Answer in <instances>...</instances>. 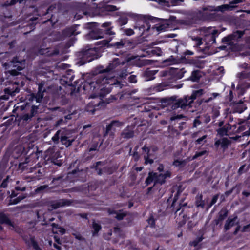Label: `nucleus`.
I'll return each mask as SVG.
<instances>
[{
	"mask_svg": "<svg viewBox=\"0 0 250 250\" xmlns=\"http://www.w3.org/2000/svg\"><path fill=\"white\" fill-rule=\"evenodd\" d=\"M204 93L203 89L194 90L191 96L187 95L179 99H176L175 97H171L163 99L162 102L165 105L170 107L172 110H176L178 108L185 109L187 106L191 107L194 100L202 96Z\"/></svg>",
	"mask_w": 250,
	"mask_h": 250,
	"instance_id": "1",
	"label": "nucleus"
},
{
	"mask_svg": "<svg viewBox=\"0 0 250 250\" xmlns=\"http://www.w3.org/2000/svg\"><path fill=\"white\" fill-rule=\"evenodd\" d=\"M39 105H32L30 106L29 104L17 107L18 110L24 111L22 114L19 116V119L26 123L29 122L33 117L35 116L38 113Z\"/></svg>",
	"mask_w": 250,
	"mask_h": 250,
	"instance_id": "2",
	"label": "nucleus"
},
{
	"mask_svg": "<svg viewBox=\"0 0 250 250\" xmlns=\"http://www.w3.org/2000/svg\"><path fill=\"white\" fill-rule=\"evenodd\" d=\"M107 80V79L105 77L100 75L96 81H91L89 83L91 89L93 88V90H95L96 91L100 89V91L98 93V94L101 98L104 97L106 94L110 92L108 88L105 87L101 88L102 85L106 82Z\"/></svg>",
	"mask_w": 250,
	"mask_h": 250,
	"instance_id": "3",
	"label": "nucleus"
},
{
	"mask_svg": "<svg viewBox=\"0 0 250 250\" xmlns=\"http://www.w3.org/2000/svg\"><path fill=\"white\" fill-rule=\"evenodd\" d=\"M199 30L204 37V40L208 44H213L215 42L216 37L219 34L218 30L212 27H208L201 28Z\"/></svg>",
	"mask_w": 250,
	"mask_h": 250,
	"instance_id": "4",
	"label": "nucleus"
},
{
	"mask_svg": "<svg viewBox=\"0 0 250 250\" xmlns=\"http://www.w3.org/2000/svg\"><path fill=\"white\" fill-rule=\"evenodd\" d=\"M170 173L167 172L165 174H159L153 172H150L148 173L147 178L146 180V183L147 185L150 184L152 182H154V185L157 184H163L165 182V179L167 177H170Z\"/></svg>",
	"mask_w": 250,
	"mask_h": 250,
	"instance_id": "5",
	"label": "nucleus"
},
{
	"mask_svg": "<svg viewBox=\"0 0 250 250\" xmlns=\"http://www.w3.org/2000/svg\"><path fill=\"white\" fill-rule=\"evenodd\" d=\"M184 73L181 69L170 68L161 71L160 76L167 77L169 80L181 79L183 77Z\"/></svg>",
	"mask_w": 250,
	"mask_h": 250,
	"instance_id": "6",
	"label": "nucleus"
},
{
	"mask_svg": "<svg viewBox=\"0 0 250 250\" xmlns=\"http://www.w3.org/2000/svg\"><path fill=\"white\" fill-rule=\"evenodd\" d=\"M242 2V0H233L229 2V4H224L216 7H210V11H221L224 12L226 11L232 10L234 8L236 7L234 4H237Z\"/></svg>",
	"mask_w": 250,
	"mask_h": 250,
	"instance_id": "7",
	"label": "nucleus"
},
{
	"mask_svg": "<svg viewBox=\"0 0 250 250\" xmlns=\"http://www.w3.org/2000/svg\"><path fill=\"white\" fill-rule=\"evenodd\" d=\"M83 59L84 62L82 63L90 62L91 61L98 58L97 51L95 48H90L83 51Z\"/></svg>",
	"mask_w": 250,
	"mask_h": 250,
	"instance_id": "8",
	"label": "nucleus"
},
{
	"mask_svg": "<svg viewBox=\"0 0 250 250\" xmlns=\"http://www.w3.org/2000/svg\"><path fill=\"white\" fill-rule=\"evenodd\" d=\"M135 135L134 127L127 126L124 128L120 134V139L127 140L134 137Z\"/></svg>",
	"mask_w": 250,
	"mask_h": 250,
	"instance_id": "9",
	"label": "nucleus"
},
{
	"mask_svg": "<svg viewBox=\"0 0 250 250\" xmlns=\"http://www.w3.org/2000/svg\"><path fill=\"white\" fill-rule=\"evenodd\" d=\"M1 224L7 225L11 229H14L16 228L15 224L11 221L6 214L3 213H0V231H2L3 229Z\"/></svg>",
	"mask_w": 250,
	"mask_h": 250,
	"instance_id": "10",
	"label": "nucleus"
},
{
	"mask_svg": "<svg viewBox=\"0 0 250 250\" xmlns=\"http://www.w3.org/2000/svg\"><path fill=\"white\" fill-rule=\"evenodd\" d=\"M126 62H127L126 58L125 60L122 61V62H121L119 58H115L113 60L112 62H111L110 63H109V65L106 67V68L103 70L102 71H101V72L105 73L109 72L116 68L120 64L124 65Z\"/></svg>",
	"mask_w": 250,
	"mask_h": 250,
	"instance_id": "11",
	"label": "nucleus"
},
{
	"mask_svg": "<svg viewBox=\"0 0 250 250\" xmlns=\"http://www.w3.org/2000/svg\"><path fill=\"white\" fill-rule=\"evenodd\" d=\"M73 203L72 200L62 199L52 202L51 207L53 209H57L60 207L70 206Z\"/></svg>",
	"mask_w": 250,
	"mask_h": 250,
	"instance_id": "12",
	"label": "nucleus"
},
{
	"mask_svg": "<svg viewBox=\"0 0 250 250\" xmlns=\"http://www.w3.org/2000/svg\"><path fill=\"white\" fill-rule=\"evenodd\" d=\"M175 18V17L170 16L168 19H162V23L158 26H155V28H156L158 31H164L169 27L170 21H174Z\"/></svg>",
	"mask_w": 250,
	"mask_h": 250,
	"instance_id": "13",
	"label": "nucleus"
},
{
	"mask_svg": "<svg viewBox=\"0 0 250 250\" xmlns=\"http://www.w3.org/2000/svg\"><path fill=\"white\" fill-rule=\"evenodd\" d=\"M44 91V90H43V91L42 92V87L39 86V91L37 94L31 93L28 95V100L31 102H33L35 100L37 103H40L43 97V92Z\"/></svg>",
	"mask_w": 250,
	"mask_h": 250,
	"instance_id": "14",
	"label": "nucleus"
},
{
	"mask_svg": "<svg viewBox=\"0 0 250 250\" xmlns=\"http://www.w3.org/2000/svg\"><path fill=\"white\" fill-rule=\"evenodd\" d=\"M132 60H134L133 62L134 64L140 67L147 64V60H140L138 56H132L126 58L127 62H130Z\"/></svg>",
	"mask_w": 250,
	"mask_h": 250,
	"instance_id": "15",
	"label": "nucleus"
},
{
	"mask_svg": "<svg viewBox=\"0 0 250 250\" xmlns=\"http://www.w3.org/2000/svg\"><path fill=\"white\" fill-rule=\"evenodd\" d=\"M124 122H121L119 120H113L110 123L107 125V132H108L110 130H116V127H121L124 125Z\"/></svg>",
	"mask_w": 250,
	"mask_h": 250,
	"instance_id": "16",
	"label": "nucleus"
},
{
	"mask_svg": "<svg viewBox=\"0 0 250 250\" xmlns=\"http://www.w3.org/2000/svg\"><path fill=\"white\" fill-rule=\"evenodd\" d=\"M247 108V105L243 102H241L236 104L233 108V113H242Z\"/></svg>",
	"mask_w": 250,
	"mask_h": 250,
	"instance_id": "17",
	"label": "nucleus"
},
{
	"mask_svg": "<svg viewBox=\"0 0 250 250\" xmlns=\"http://www.w3.org/2000/svg\"><path fill=\"white\" fill-rule=\"evenodd\" d=\"M228 214V211L226 208H223L218 213V217L215 220L216 224L218 225L226 218Z\"/></svg>",
	"mask_w": 250,
	"mask_h": 250,
	"instance_id": "18",
	"label": "nucleus"
},
{
	"mask_svg": "<svg viewBox=\"0 0 250 250\" xmlns=\"http://www.w3.org/2000/svg\"><path fill=\"white\" fill-rule=\"evenodd\" d=\"M231 129V125L229 124H226L223 127L218 129L217 132L220 136L228 135V132Z\"/></svg>",
	"mask_w": 250,
	"mask_h": 250,
	"instance_id": "19",
	"label": "nucleus"
},
{
	"mask_svg": "<svg viewBox=\"0 0 250 250\" xmlns=\"http://www.w3.org/2000/svg\"><path fill=\"white\" fill-rule=\"evenodd\" d=\"M157 72V70H151L147 69L145 72L144 77L146 78V80L147 81L153 80L155 78L154 75Z\"/></svg>",
	"mask_w": 250,
	"mask_h": 250,
	"instance_id": "20",
	"label": "nucleus"
},
{
	"mask_svg": "<svg viewBox=\"0 0 250 250\" xmlns=\"http://www.w3.org/2000/svg\"><path fill=\"white\" fill-rule=\"evenodd\" d=\"M99 8H103V11H115L118 10V8L114 5H108L105 3L100 4L98 6Z\"/></svg>",
	"mask_w": 250,
	"mask_h": 250,
	"instance_id": "21",
	"label": "nucleus"
},
{
	"mask_svg": "<svg viewBox=\"0 0 250 250\" xmlns=\"http://www.w3.org/2000/svg\"><path fill=\"white\" fill-rule=\"evenodd\" d=\"M237 219V217L235 216L233 218L230 219V218H228L226 220L224 229L226 231L229 230L231 227L235 225V222Z\"/></svg>",
	"mask_w": 250,
	"mask_h": 250,
	"instance_id": "22",
	"label": "nucleus"
},
{
	"mask_svg": "<svg viewBox=\"0 0 250 250\" xmlns=\"http://www.w3.org/2000/svg\"><path fill=\"white\" fill-rule=\"evenodd\" d=\"M236 76L240 80H250V72L247 70H244L237 74Z\"/></svg>",
	"mask_w": 250,
	"mask_h": 250,
	"instance_id": "23",
	"label": "nucleus"
},
{
	"mask_svg": "<svg viewBox=\"0 0 250 250\" xmlns=\"http://www.w3.org/2000/svg\"><path fill=\"white\" fill-rule=\"evenodd\" d=\"M195 205L197 207H201L202 208H204L205 203L203 200V196L201 194H198L195 198Z\"/></svg>",
	"mask_w": 250,
	"mask_h": 250,
	"instance_id": "24",
	"label": "nucleus"
},
{
	"mask_svg": "<svg viewBox=\"0 0 250 250\" xmlns=\"http://www.w3.org/2000/svg\"><path fill=\"white\" fill-rule=\"evenodd\" d=\"M61 142L65 145L66 147H69L72 145V143L74 141L75 139H69L68 137L65 136L61 137Z\"/></svg>",
	"mask_w": 250,
	"mask_h": 250,
	"instance_id": "25",
	"label": "nucleus"
},
{
	"mask_svg": "<svg viewBox=\"0 0 250 250\" xmlns=\"http://www.w3.org/2000/svg\"><path fill=\"white\" fill-rule=\"evenodd\" d=\"M142 149L143 151L146 153V155L144 156V159L145 160V164H147L148 163L152 164L153 163V160L152 159H150V155L149 154V149L148 147H146V146H144Z\"/></svg>",
	"mask_w": 250,
	"mask_h": 250,
	"instance_id": "26",
	"label": "nucleus"
},
{
	"mask_svg": "<svg viewBox=\"0 0 250 250\" xmlns=\"http://www.w3.org/2000/svg\"><path fill=\"white\" fill-rule=\"evenodd\" d=\"M77 26H78L77 25L75 27L66 29L64 31V35L67 36H71L72 35H75L79 34V32H76V27Z\"/></svg>",
	"mask_w": 250,
	"mask_h": 250,
	"instance_id": "27",
	"label": "nucleus"
},
{
	"mask_svg": "<svg viewBox=\"0 0 250 250\" xmlns=\"http://www.w3.org/2000/svg\"><path fill=\"white\" fill-rule=\"evenodd\" d=\"M60 153L59 152H56L54 155L51 158V160L52 163L55 165L60 166L62 164V162L61 160L58 159L60 158Z\"/></svg>",
	"mask_w": 250,
	"mask_h": 250,
	"instance_id": "28",
	"label": "nucleus"
},
{
	"mask_svg": "<svg viewBox=\"0 0 250 250\" xmlns=\"http://www.w3.org/2000/svg\"><path fill=\"white\" fill-rule=\"evenodd\" d=\"M20 91V88L16 86L15 88L9 87L4 89L5 93L11 95V96H14L15 93H18Z\"/></svg>",
	"mask_w": 250,
	"mask_h": 250,
	"instance_id": "29",
	"label": "nucleus"
},
{
	"mask_svg": "<svg viewBox=\"0 0 250 250\" xmlns=\"http://www.w3.org/2000/svg\"><path fill=\"white\" fill-rule=\"evenodd\" d=\"M103 166V163L100 161L96 163L95 166H94L95 169L97 171L98 174L99 175H101L104 172H105L106 171V169L104 167L102 169L100 167V166Z\"/></svg>",
	"mask_w": 250,
	"mask_h": 250,
	"instance_id": "30",
	"label": "nucleus"
},
{
	"mask_svg": "<svg viewBox=\"0 0 250 250\" xmlns=\"http://www.w3.org/2000/svg\"><path fill=\"white\" fill-rule=\"evenodd\" d=\"M14 69L9 71V73L12 76H17L20 74L19 71H21L23 69V67L18 65V64L14 65Z\"/></svg>",
	"mask_w": 250,
	"mask_h": 250,
	"instance_id": "31",
	"label": "nucleus"
},
{
	"mask_svg": "<svg viewBox=\"0 0 250 250\" xmlns=\"http://www.w3.org/2000/svg\"><path fill=\"white\" fill-rule=\"evenodd\" d=\"M88 37L90 39H98L102 38L103 36L101 35L99 31L96 32L95 31H92L88 35Z\"/></svg>",
	"mask_w": 250,
	"mask_h": 250,
	"instance_id": "32",
	"label": "nucleus"
},
{
	"mask_svg": "<svg viewBox=\"0 0 250 250\" xmlns=\"http://www.w3.org/2000/svg\"><path fill=\"white\" fill-rule=\"evenodd\" d=\"M201 77L200 72L198 70L192 72L190 79L193 82H197Z\"/></svg>",
	"mask_w": 250,
	"mask_h": 250,
	"instance_id": "33",
	"label": "nucleus"
},
{
	"mask_svg": "<svg viewBox=\"0 0 250 250\" xmlns=\"http://www.w3.org/2000/svg\"><path fill=\"white\" fill-rule=\"evenodd\" d=\"M26 197L25 196H19L17 198L14 199H11L10 200V202L8 204L9 205H14V204H17L18 203H19L20 201H21L22 200H23Z\"/></svg>",
	"mask_w": 250,
	"mask_h": 250,
	"instance_id": "34",
	"label": "nucleus"
},
{
	"mask_svg": "<svg viewBox=\"0 0 250 250\" xmlns=\"http://www.w3.org/2000/svg\"><path fill=\"white\" fill-rule=\"evenodd\" d=\"M244 31H236L231 34V36L234 40H237L240 38L244 35Z\"/></svg>",
	"mask_w": 250,
	"mask_h": 250,
	"instance_id": "35",
	"label": "nucleus"
},
{
	"mask_svg": "<svg viewBox=\"0 0 250 250\" xmlns=\"http://www.w3.org/2000/svg\"><path fill=\"white\" fill-rule=\"evenodd\" d=\"M128 22V18L125 16L120 17L117 20V22L120 26L126 24Z\"/></svg>",
	"mask_w": 250,
	"mask_h": 250,
	"instance_id": "36",
	"label": "nucleus"
},
{
	"mask_svg": "<svg viewBox=\"0 0 250 250\" xmlns=\"http://www.w3.org/2000/svg\"><path fill=\"white\" fill-rule=\"evenodd\" d=\"M230 143V141L227 138H223L221 140V146L224 149H225L228 147V146Z\"/></svg>",
	"mask_w": 250,
	"mask_h": 250,
	"instance_id": "37",
	"label": "nucleus"
},
{
	"mask_svg": "<svg viewBox=\"0 0 250 250\" xmlns=\"http://www.w3.org/2000/svg\"><path fill=\"white\" fill-rule=\"evenodd\" d=\"M232 40H234L233 39H232L231 35H229L223 38L222 40V42L225 44L230 45L231 44Z\"/></svg>",
	"mask_w": 250,
	"mask_h": 250,
	"instance_id": "38",
	"label": "nucleus"
},
{
	"mask_svg": "<svg viewBox=\"0 0 250 250\" xmlns=\"http://www.w3.org/2000/svg\"><path fill=\"white\" fill-rule=\"evenodd\" d=\"M92 227L94 229V231L93 232V235H95L97 234L99 231L101 229V226L100 225L96 223L95 222H93Z\"/></svg>",
	"mask_w": 250,
	"mask_h": 250,
	"instance_id": "39",
	"label": "nucleus"
},
{
	"mask_svg": "<svg viewBox=\"0 0 250 250\" xmlns=\"http://www.w3.org/2000/svg\"><path fill=\"white\" fill-rule=\"evenodd\" d=\"M191 39L192 40L196 42V46H199L203 44L202 38L199 37L191 36Z\"/></svg>",
	"mask_w": 250,
	"mask_h": 250,
	"instance_id": "40",
	"label": "nucleus"
},
{
	"mask_svg": "<svg viewBox=\"0 0 250 250\" xmlns=\"http://www.w3.org/2000/svg\"><path fill=\"white\" fill-rule=\"evenodd\" d=\"M125 44V41L123 40H121L120 42H115L112 44H111V46H114L116 47L117 48H122L124 45Z\"/></svg>",
	"mask_w": 250,
	"mask_h": 250,
	"instance_id": "41",
	"label": "nucleus"
},
{
	"mask_svg": "<svg viewBox=\"0 0 250 250\" xmlns=\"http://www.w3.org/2000/svg\"><path fill=\"white\" fill-rule=\"evenodd\" d=\"M186 163L187 161L185 160L182 161L176 160L173 162V165L176 167H180L186 165Z\"/></svg>",
	"mask_w": 250,
	"mask_h": 250,
	"instance_id": "42",
	"label": "nucleus"
},
{
	"mask_svg": "<svg viewBox=\"0 0 250 250\" xmlns=\"http://www.w3.org/2000/svg\"><path fill=\"white\" fill-rule=\"evenodd\" d=\"M61 132V130H58L56 132L55 134L52 137V140L54 142L55 144H57L59 143V140L60 138V133Z\"/></svg>",
	"mask_w": 250,
	"mask_h": 250,
	"instance_id": "43",
	"label": "nucleus"
},
{
	"mask_svg": "<svg viewBox=\"0 0 250 250\" xmlns=\"http://www.w3.org/2000/svg\"><path fill=\"white\" fill-rule=\"evenodd\" d=\"M132 72L129 73V74H132ZM129 73L127 72V69H123L121 71V72L119 74V77L121 79H125Z\"/></svg>",
	"mask_w": 250,
	"mask_h": 250,
	"instance_id": "44",
	"label": "nucleus"
},
{
	"mask_svg": "<svg viewBox=\"0 0 250 250\" xmlns=\"http://www.w3.org/2000/svg\"><path fill=\"white\" fill-rule=\"evenodd\" d=\"M128 80L130 83H135L137 82V76L136 75L131 74L128 78Z\"/></svg>",
	"mask_w": 250,
	"mask_h": 250,
	"instance_id": "45",
	"label": "nucleus"
},
{
	"mask_svg": "<svg viewBox=\"0 0 250 250\" xmlns=\"http://www.w3.org/2000/svg\"><path fill=\"white\" fill-rule=\"evenodd\" d=\"M203 238L202 237H198L195 240L190 242V245L196 247L199 243L202 241Z\"/></svg>",
	"mask_w": 250,
	"mask_h": 250,
	"instance_id": "46",
	"label": "nucleus"
},
{
	"mask_svg": "<svg viewBox=\"0 0 250 250\" xmlns=\"http://www.w3.org/2000/svg\"><path fill=\"white\" fill-rule=\"evenodd\" d=\"M126 216V213L125 212H120L116 213L115 218L118 220H122L123 218Z\"/></svg>",
	"mask_w": 250,
	"mask_h": 250,
	"instance_id": "47",
	"label": "nucleus"
},
{
	"mask_svg": "<svg viewBox=\"0 0 250 250\" xmlns=\"http://www.w3.org/2000/svg\"><path fill=\"white\" fill-rule=\"evenodd\" d=\"M115 131H114L113 130H110L107 132V127H106L105 132L104 134V136L105 137V136L109 135L110 137H111L112 138H114V137L115 136Z\"/></svg>",
	"mask_w": 250,
	"mask_h": 250,
	"instance_id": "48",
	"label": "nucleus"
},
{
	"mask_svg": "<svg viewBox=\"0 0 250 250\" xmlns=\"http://www.w3.org/2000/svg\"><path fill=\"white\" fill-rule=\"evenodd\" d=\"M207 153V151L206 150H204L201 152H196V153L193 156L192 159H195L199 157H201L206 154Z\"/></svg>",
	"mask_w": 250,
	"mask_h": 250,
	"instance_id": "49",
	"label": "nucleus"
},
{
	"mask_svg": "<svg viewBox=\"0 0 250 250\" xmlns=\"http://www.w3.org/2000/svg\"><path fill=\"white\" fill-rule=\"evenodd\" d=\"M9 176H7L6 178L3 180V182L0 185V187L3 188H6L7 187L8 183L9 182Z\"/></svg>",
	"mask_w": 250,
	"mask_h": 250,
	"instance_id": "50",
	"label": "nucleus"
},
{
	"mask_svg": "<svg viewBox=\"0 0 250 250\" xmlns=\"http://www.w3.org/2000/svg\"><path fill=\"white\" fill-rule=\"evenodd\" d=\"M31 240L32 245L35 250H42L39 247L37 243L33 238H31Z\"/></svg>",
	"mask_w": 250,
	"mask_h": 250,
	"instance_id": "51",
	"label": "nucleus"
},
{
	"mask_svg": "<svg viewBox=\"0 0 250 250\" xmlns=\"http://www.w3.org/2000/svg\"><path fill=\"white\" fill-rule=\"evenodd\" d=\"M124 33L127 36H131L134 34V31L130 28L124 29Z\"/></svg>",
	"mask_w": 250,
	"mask_h": 250,
	"instance_id": "52",
	"label": "nucleus"
},
{
	"mask_svg": "<svg viewBox=\"0 0 250 250\" xmlns=\"http://www.w3.org/2000/svg\"><path fill=\"white\" fill-rule=\"evenodd\" d=\"M148 224L151 226L154 227L155 225V219L152 215H150L149 218L147 219Z\"/></svg>",
	"mask_w": 250,
	"mask_h": 250,
	"instance_id": "53",
	"label": "nucleus"
},
{
	"mask_svg": "<svg viewBox=\"0 0 250 250\" xmlns=\"http://www.w3.org/2000/svg\"><path fill=\"white\" fill-rule=\"evenodd\" d=\"M138 148V146H136L135 147V151L134 152V153L133 154V157L134 160L136 161H138L140 158V156H139L138 153L136 151Z\"/></svg>",
	"mask_w": 250,
	"mask_h": 250,
	"instance_id": "54",
	"label": "nucleus"
},
{
	"mask_svg": "<svg viewBox=\"0 0 250 250\" xmlns=\"http://www.w3.org/2000/svg\"><path fill=\"white\" fill-rule=\"evenodd\" d=\"M220 115L219 111L216 108H213L212 109V118H216Z\"/></svg>",
	"mask_w": 250,
	"mask_h": 250,
	"instance_id": "55",
	"label": "nucleus"
},
{
	"mask_svg": "<svg viewBox=\"0 0 250 250\" xmlns=\"http://www.w3.org/2000/svg\"><path fill=\"white\" fill-rule=\"evenodd\" d=\"M48 188V185H43V186H41L39 187H38L36 189V191L37 192H40L41 191H42V190H43L46 188Z\"/></svg>",
	"mask_w": 250,
	"mask_h": 250,
	"instance_id": "56",
	"label": "nucleus"
},
{
	"mask_svg": "<svg viewBox=\"0 0 250 250\" xmlns=\"http://www.w3.org/2000/svg\"><path fill=\"white\" fill-rule=\"evenodd\" d=\"M201 124V121L199 119V117H197L193 122V127H196Z\"/></svg>",
	"mask_w": 250,
	"mask_h": 250,
	"instance_id": "57",
	"label": "nucleus"
},
{
	"mask_svg": "<svg viewBox=\"0 0 250 250\" xmlns=\"http://www.w3.org/2000/svg\"><path fill=\"white\" fill-rule=\"evenodd\" d=\"M213 100V98L212 97H209L208 99H202L199 102V104H201L202 103H208Z\"/></svg>",
	"mask_w": 250,
	"mask_h": 250,
	"instance_id": "58",
	"label": "nucleus"
},
{
	"mask_svg": "<svg viewBox=\"0 0 250 250\" xmlns=\"http://www.w3.org/2000/svg\"><path fill=\"white\" fill-rule=\"evenodd\" d=\"M184 117V116L181 114V115H176V116H173L172 117H170V120L171 121H174V120H175L176 119H181L183 118Z\"/></svg>",
	"mask_w": 250,
	"mask_h": 250,
	"instance_id": "59",
	"label": "nucleus"
},
{
	"mask_svg": "<svg viewBox=\"0 0 250 250\" xmlns=\"http://www.w3.org/2000/svg\"><path fill=\"white\" fill-rule=\"evenodd\" d=\"M204 122L206 124L209 123L211 120L210 116L208 114L204 115Z\"/></svg>",
	"mask_w": 250,
	"mask_h": 250,
	"instance_id": "60",
	"label": "nucleus"
},
{
	"mask_svg": "<svg viewBox=\"0 0 250 250\" xmlns=\"http://www.w3.org/2000/svg\"><path fill=\"white\" fill-rule=\"evenodd\" d=\"M218 197H219V195L218 194H216L213 196V197L211 201V203L210 204V207H211V206H212L213 205H214L215 203H216L217 200L218 198Z\"/></svg>",
	"mask_w": 250,
	"mask_h": 250,
	"instance_id": "61",
	"label": "nucleus"
},
{
	"mask_svg": "<svg viewBox=\"0 0 250 250\" xmlns=\"http://www.w3.org/2000/svg\"><path fill=\"white\" fill-rule=\"evenodd\" d=\"M60 52V47L56 48L54 51L50 54L51 55H58Z\"/></svg>",
	"mask_w": 250,
	"mask_h": 250,
	"instance_id": "62",
	"label": "nucleus"
},
{
	"mask_svg": "<svg viewBox=\"0 0 250 250\" xmlns=\"http://www.w3.org/2000/svg\"><path fill=\"white\" fill-rule=\"evenodd\" d=\"M207 138V135H204L201 138H198L195 141L197 144H201L202 142Z\"/></svg>",
	"mask_w": 250,
	"mask_h": 250,
	"instance_id": "63",
	"label": "nucleus"
},
{
	"mask_svg": "<svg viewBox=\"0 0 250 250\" xmlns=\"http://www.w3.org/2000/svg\"><path fill=\"white\" fill-rule=\"evenodd\" d=\"M105 33L109 35H112L115 34V32L112 30V28H109L106 30Z\"/></svg>",
	"mask_w": 250,
	"mask_h": 250,
	"instance_id": "64",
	"label": "nucleus"
}]
</instances>
